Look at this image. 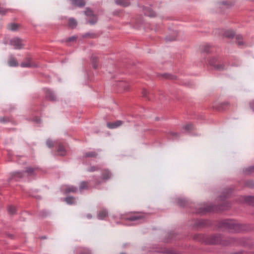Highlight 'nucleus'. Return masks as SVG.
<instances>
[{
	"label": "nucleus",
	"mask_w": 254,
	"mask_h": 254,
	"mask_svg": "<svg viewBox=\"0 0 254 254\" xmlns=\"http://www.w3.org/2000/svg\"><path fill=\"white\" fill-rule=\"evenodd\" d=\"M223 36L227 38H232L234 37L235 34L231 30H227L224 32Z\"/></svg>",
	"instance_id": "nucleus-24"
},
{
	"label": "nucleus",
	"mask_w": 254,
	"mask_h": 254,
	"mask_svg": "<svg viewBox=\"0 0 254 254\" xmlns=\"http://www.w3.org/2000/svg\"><path fill=\"white\" fill-rule=\"evenodd\" d=\"M231 191L232 190L230 189H229L228 190H226V191L225 192V193H226V194L224 196V197L227 198V197H228L229 195V194L230 193Z\"/></svg>",
	"instance_id": "nucleus-49"
},
{
	"label": "nucleus",
	"mask_w": 254,
	"mask_h": 254,
	"mask_svg": "<svg viewBox=\"0 0 254 254\" xmlns=\"http://www.w3.org/2000/svg\"><path fill=\"white\" fill-rule=\"evenodd\" d=\"M193 125L192 124H187L184 127V128L188 131H190L193 129Z\"/></svg>",
	"instance_id": "nucleus-38"
},
{
	"label": "nucleus",
	"mask_w": 254,
	"mask_h": 254,
	"mask_svg": "<svg viewBox=\"0 0 254 254\" xmlns=\"http://www.w3.org/2000/svg\"><path fill=\"white\" fill-rule=\"evenodd\" d=\"M67 25L69 28L74 29L77 25V21L73 18H69L68 20Z\"/></svg>",
	"instance_id": "nucleus-14"
},
{
	"label": "nucleus",
	"mask_w": 254,
	"mask_h": 254,
	"mask_svg": "<svg viewBox=\"0 0 254 254\" xmlns=\"http://www.w3.org/2000/svg\"><path fill=\"white\" fill-rule=\"evenodd\" d=\"M242 252H239L237 253H235L233 254H242Z\"/></svg>",
	"instance_id": "nucleus-56"
},
{
	"label": "nucleus",
	"mask_w": 254,
	"mask_h": 254,
	"mask_svg": "<svg viewBox=\"0 0 254 254\" xmlns=\"http://www.w3.org/2000/svg\"><path fill=\"white\" fill-rule=\"evenodd\" d=\"M162 76L166 79H172V80H175L176 79V76H175L173 75L167 74V73L163 74L162 75Z\"/></svg>",
	"instance_id": "nucleus-33"
},
{
	"label": "nucleus",
	"mask_w": 254,
	"mask_h": 254,
	"mask_svg": "<svg viewBox=\"0 0 254 254\" xmlns=\"http://www.w3.org/2000/svg\"><path fill=\"white\" fill-rule=\"evenodd\" d=\"M84 14L87 16H93L95 15L93 11L89 7H87L84 11Z\"/></svg>",
	"instance_id": "nucleus-30"
},
{
	"label": "nucleus",
	"mask_w": 254,
	"mask_h": 254,
	"mask_svg": "<svg viewBox=\"0 0 254 254\" xmlns=\"http://www.w3.org/2000/svg\"><path fill=\"white\" fill-rule=\"evenodd\" d=\"M245 172L246 174L249 175L253 172H254V166L250 167L248 168H246L245 170Z\"/></svg>",
	"instance_id": "nucleus-35"
},
{
	"label": "nucleus",
	"mask_w": 254,
	"mask_h": 254,
	"mask_svg": "<svg viewBox=\"0 0 254 254\" xmlns=\"http://www.w3.org/2000/svg\"><path fill=\"white\" fill-rule=\"evenodd\" d=\"M170 134L172 136H178V134L176 132H171Z\"/></svg>",
	"instance_id": "nucleus-53"
},
{
	"label": "nucleus",
	"mask_w": 254,
	"mask_h": 254,
	"mask_svg": "<svg viewBox=\"0 0 254 254\" xmlns=\"http://www.w3.org/2000/svg\"><path fill=\"white\" fill-rule=\"evenodd\" d=\"M221 6H226L227 8H229L231 7L234 5V3L231 1H223L220 3ZM221 8H222V6H221Z\"/></svg>",
	"instance_id": "nucleus-29"
},
{
	"label": "nucleus",
	"mask_w": 254,
	"mask_h": 254,
	"mask_svg": "<svg viewBox=\"0 0 254 254\" xmlns=\"http://www.w3.org/2000/svg\"><path fill=\"white\" fill-rule=\"evenodd\" d=\"M220 228L228 229L232 233H238L245 230V225L240 224L233 220H224L219 225Z\"/></svg>",
	"instance_id": "nucleus-2"
},
{
	"label": "nucleus",
	"mask_w": 254,
	"mask_h": 254,
	"mask_svg": "<svg viewBox=\"0 0 254 254\" xmlns=\"http://www.w3.org/2000/svg\"><path fill=\"white\" fill-rule=\"evenodd\" d=\"M0 122L2 123L11 122L14 123L13 119L11 116H4L0 118Z\"/></svg>",
	"instance_id": "nucleus-18"
},
{
	"label": "nucleus",
	"mask_w": 254,
	"mask_h": 254,
	"mask_svg": "<svg viewBox=\"0 0 254 254\" xmlns=\"http://www.w3.org/2000/svg\"><path fill=\"white\" fill-rule=\"evenodd\" d=\"M41 216L42 217L46 216L47 215V213L46 212H42V213L40 214Z\"/></svg>",
	"instance_id": "nucleus-55"
},
{
	"label": "nucleus",
	"mask_w": 254,
	"mask_h": 254,
	"mask_svg": "<svg viewBox=\"0 0 254 254\" xmlns=\"http://www.w3.org/2000/svg\"><path fill=\"white\" fill-rule=\"evenodd\" d=\"M209 64L211 66H213L214 69L217 70H221L225 68V65L223 64H214L212 60H209Z\"/></svg>",
	"instance_id": "nucleus-17"
},
{
	"label": "nucleus",
	"mask_w": 254,
	"mask_h": 254,
	"mask_svg": "<svg viewBox=\"0 0 254 254\" xmlns=\"http://www.w3.org/2000/svg\"><path fill=\"white\" fill-rule=\"evenodd\" d=\"M213 210V206L209 205L206 207L200 208L199 210L197 212V213H203L205 212H210Z\"/></svg>",
	"instance_id": "nucleus-21"
},
{
	"label": "nucleus",
	"mask_w": 254,
	"mask_h": 254,
	"mask_svg": "<svg viewBox=\"0 0 254 254\" xmlns=\"http://www.w3.org/2000/svg\"><path fill=\"white\" fill-rule=\"evenodd\" d=\"M8 63L9 65L11 66H16L18 65L17 61L13 58H12L9 60Z\"/></svg>",
	"instance_id": "nucleus-32"
},
{
	"label": "nucleus",
	"mask_w": 254,
	"mask_h": 254,
	"mask_svg": "<svg viewBox=\"0 0 254 254\" xmlns=\"http://www.w3.org/2000/svg\"><path fill=\"white\" fill-rule=\"evenodd\" d=\"M209 46L208 45H205L203 47V52L206 53H208L209 52Z\"/></svg>",
	"instance_id": "nucleus-45"
},
{
	"label": "nucleus",
	"mask_w": 254,
	"mask_h": 254,
	"mask_svg": "<svg viewBox=\"0 0 254 254\" xmlns=\"http://www.w3.org/2000/svg\"><path fill=\"white\" fill-rule=\"evenodd\" d=\"M209 60H212V63H213L214 64H216V62H217V60L215 58H212L211 59H210Z\"/></svg>",
	"instance_id": "nucleus-52"
},
{
	"label": "nucleus",
	"mask_w": 254,
	"mask_h": 254,
	"mask_svg": "<svg viewBox=\"0 0 254 254\" xmlns=\"http://www.w3.org/2000/svg\"><path fill=\"white\" fill-rule=\"evenodd\" d=\"M24 177V172H17L11 174V177L10 179L12 180L16 178H22Z\"/></svg>",
	"instance_id": "nucleus-19"
},
{
	"label": "nucleus",
	"mask_w": 254,
	"mask_h": 254,
	"mask_svg": "<svg viewBox=\"0 0 254 254\" xmlns=\"http://www.w3.org/2000/svg\"><path fill=\"white\" fill-rule=\"evenodd\" d=\"M145 218V215L142 213H136L134 215L127 217L126 219L129 221H135L139 219H142Z\"/></svg>",
	"instance_id": "nucleus-5"
},
{
	"label": "nucleus",
	"mask_w": 254,
	"mask_h": 254,
	"mask_svg": "<svg viewBox=\"0 0 254 254\" xmlns=\"http://www.w3.org/2000/svg\"><path fill=\"white\" fill-rule=\"evenodd\" d=\"M176 39L175 38H172V39H170L169 38H166V40L168 41H173V40H175Z\"/></svg>",
	"instance_id": "nucleus-54"
},
{
	"label": "nucleus",
	"mask_w": 254,
	"mask_h": 254,
	"mask_svg": "<svg viewBox=\"0 0 254 254\" xmlns=\"http://www.w3.org/2000/svg\"><path fill=\"white\" fill-rule=\"evenodd\" d=\"M153 93L147 91L146 89H143L142 91V96L145 98L148 101L151 100V96H152Z\"/></svg>",
	"instance_id": "nucleus-16"
},
{
	"label": "nucleus",
	"mask_w": 254,
	"mask_h": 254,
	"mask_svg": "<svg viewBox=\"0 0 254 254\" xmlns=\"http://www.w3.org/2000/svg\"><path fill=\"white\" fill-rule=\"evenodd\" d=\"M20 65L22 67H36L38 66L36 64L32 62V58L30 57H26L24 61L21 63Z\"/></svg>",
	"instance_id": "nucleus-4"
},
{
	"label": "nucleus",
	"mask_w": 254,
	"mask_h": 254,
	"mask_svg": "<svg viewBox=\"0 0 254 254\" xmlns=\"http://www.w3.org/2000/svg\"><path fill=\"white\" fill-rule=\"evenodd\" d=\"M144 14L150 17H155L156 13L151 8H145L144 10Z\"/></svg>",
	"instance_id": "nucleus-22"
},
{
	"label": "nucleus",
	"mask_w": 254,
	"mask_h": 254,
	"mask_svg": "<svg viewBox=\"0 0 254 254\" xmlns=\"http://www.w3.org/2000/svg\"><path fill=\"white\" fill-rule=\"evenodd\" d=\"M208 243L210 244L216 245L221 244L224 245L234 244L236 245H241L244 247H251V241L248 238H230L226 240L225 241L222 242L221 238L219 235H216L211 237L208 240Z\"/></svg>",
	"instance_id": "nucleus-1"
},
{
	"label": "nucleus",
	"mask_w": 254,
	"mask_h": 254,
	"mask_svg": "<svg viewBox=\"0 0 254 254\" xmlns=\"http://www.w3.org/2000/svg\"><path fill=\"white\" fill-rule=\"evenodd\" d=\"M77 38V37L76 36H71L70 37H69L66 40V42H72V41H75L76 40Z\"/></svg>",
	"instance_id": "nucleus-43"
},
{
	"label": "nucleus",
	"mask_w": 254,
	"mask_h": 254,
	"mask_svg": "<svg viewBox=\"0 0 254 254\" xmlns=\"http://www.w3.org/2000/svg\"><path fill=\"white\" fill-rule=\"evenodd\" d=\"M46 144L49 148H53L55 145V142L52 140L49 139L46 141Z\"/></svg>",
	"instance_id": "nucleus-37"
},
{
	"label": "nucleus",
	"mask_w": 254,
	"mask_h": 254,
	"mask_svg": "<svg viewBox=\"0 0 254 254\" xmlns=\"http://www.w3.org/2000/svg\"><path fill=\"white\" fill-rule=\"evenodd\" d=\"M123 124V121L120 120H118L115 121V122H109L107 124V126L109 128H115L118 127Z\"/></svg>",
	"instance_id": "nucleus-7"
},
{
	"label": "nucleus",
	"mask_w": 254,
	"mask_h": 254,
	"mask_svg": "<svg viewBox=\"0 0 254 254\" xmlns=\"http://www.w3.org/2000/svg\"><path fill=\"white\" fill-rule=\"evenodd\" d=\"M245 200L249 205H254V196H246L245 198Z\"/></svg>",
	"instance_id": "nucleus-27"
},
{
	"label": "nucleus",
	"mask_w": 254,
	"mask_h": 254,
	"mask_svg": "<svg viewBox=\"0 0 254 254\" xmlns=\"http://www.w3.org/2000/svg\"><path fill=\"white\" fill-rule=\"evenodd\" d=\"M115 2L116 4L123 7H127L130 4V2L127 0H116Z\"/></svg>",
	"instance_id": "nucleus-20"
},
{
	"label": "nucleus",
	"mask_w": 254,
	"mask_h": 254,
	"mask_svg": "<svg viewBox=\"0 0 254 254\" xmlns=\"http://www.w3.org/2000/svg\"><path fill=\"white\" fill-rule=\"evenodd\" d=\"M98 170V168L97 167L93 166V167H91L89 169V171H90V172H93V171H97Z\"/></svg>",
	"instance_id": "nucleus-48"
},
{
	"label": "nucleus",
	"mask_w": 254,
	"mask_h": 254,
	"mask_svg": "<svg viewBox=\"0 0 254 254\" xmlns=\"http://www.w3.org/2000/svg\"><path fill=\"white\" fill-rule=\"evenodd\" d=\"M46 98L47 99L50 101H55L56 97L54 94L49 89H47L46 91Z\"/></svg>",
	"instance_id": "nucleus-15"
},
{
	"label": "nucleus",
	"mask_w": 254,
	"mask_h": 254,
	"mask_svg": "<svg viewBox=\"0 0 254 254\" xmlns=\"http://www.w3.org/2000/svg\"><path fill=\"white\" fill-rule=\"evenodd\" d=\"M237 40V43L238 45H242L244 44L243 41V37L241 35H237L236 37Z\"/></svg>",
	"instance_id": "nucleus-34"
},
{
	"label": "nucleus",
	"mask_w": 254,
	"mask_h": 254,
	"mask_svg": "<svg viewBox=\"0 0 254 254\" xmlns=\"http://www.w3.org/2000/svg\"><path fill=\"white\" fill-rule=\"evenodd\" d=\"M10 44L13 46L16 49H21L23 48L22 40L16 37L10 41Z\"/></svg>",
	"instance_id": "nucleus-3"
},
{
	"label": "nucleus",
	"mask_w": 254,
	"mask_h": 254,
	"mask_svg": "<svg viewBox=\"0 0 254 254\" xmlns=\"http://www.w3.org/2000/svg\"><path fill=\"white\" fill-rule=\"evenodd\" d=\"M4 235H5V237L6 238H9L10 239H13L14 238V236L13 234H9V233H5L4 234Z\"/></svg>",
	"instance_id": "nucleus-44"
},
{
	"label": "nucleus",
	"mask_w": 254,
	"mask_h": 254,
	"mask_svg": "<svg viewBox=\"0 0 254 254\" xmlns=\"http://www.w3.org/2000/svg\"><path fill=\"white\" fill-rule=\"evenodd\" d=\"M107 215H108L107 212L105 210H103L99 212V213L98 214V217L101 219H103L105 218V217H106L107 216Z\"/></svg>",
	"instance_id": "nucleus-31"
},
{
	"label": "nucleus",
	"mask_w": 254,
	"mask_h": 254,
	"mask_svg": "<svg viewBox=\"0 0 254 254\" xmlns=\"http://www.w3.org/2000/svg\"><path fill=\"white\" fill-rule=\"evenodd\" d=\"M42 238H43V239H45V238H46V237H42Z\"/></svg>",
	"instance_id": "nucleus-58"
},
{
	"label": "nucleus",
	"mask_w": 254,
	"mask_h": 254,
	"mask_svg": "<svg viewBox=\"0 0 254 254\" xmlns=\"http://www.w3.org/2000/svg\"><path fill=\"white\" fill-rule=\"evenodd\" d=\"M79 254H91V253L87 250H84L80 252Z\"/></svg>",
	"instance_id": "nucleus-47"
},
{
	"label": "nucleus",
	"mask_w": 254,
	"mask_h": 254,
	"mask_svg": "<svg viewBox=\"0 0 254 254\" xmlns=\"http://www.w3.org/2000/svg\"><path fill=\"white\" fill-rule=\"evenodd\" d=\"M88 188V183L87 182H82L79 186V190L81 192L84 190H87Z\"/></svg>",
	"instance_id": "nucleus-28"
},
{
	"label": "nucleus",
	"mask_w": 254,
	"mask_h": 254,
	"mask_svg": "<svg viewBox=\"0 0 254 254\" xmlns=\"http://www.w3.org/2000/svg\"><path fill=\"white\" fill-rule=\"evenodd\" d=\"M91 17H92L91 19L89 20L88 22L90 24H95L97 22V16L95 15H94L93 16H91Z\"/></svg>",
	"instance_id": "nucleus-40"
},
{
	"label": "nucleus",
	"mask_w": 254,
	"mask_h": 254,
	"mask_svg": "<svg viewBox=\"0 0 254 254\" xmlns=\"http://www.w3.org/2000/svg\"><path fill=\"white\" fill-rule=\"evenodd\" d=\"M229 106V103L228 102H224L217 106H213V108L218 111H222L226 110Z\"/></svg>",
	"instance_id": "nucleus-8"
},
{
	"label": "nucleus",
	"mask_w": 254,
	"mask_h": 254,
	"mask_svg": "<svg viewBox=\"0 0 254 254\" xmlns=\"http://www.w3.org/2000/svg\"><path fill=\"white\" fill-rule=\"evenodd\" d=\"M7 209L8 212L10 214L13 215L15 213L16 208L14 206H9Z\"/></svg>",
	"instance_id": "nucleus-36"
},
{
	"label": "nucleus",
	"mask_w": 254,
	"mask_h": 254,
	"mask_svg": "<svg viewBox=\"0 0 254 254\" xmlns=\"http://www.w3.org/2000/svg\"><path fill=\"white\" fill-rule=\"evenodd\" d=\"M20 27V25L17 23H12L8 25V28L11 31H16Z\"/></svg>",
	"instance_id": "nucleus-23"
},
{
	"label": "nucleus",
	"mask_w": 254,
	"mask_h": 254,
	"mask_svg": "<svg viewBox=\"0 0 254 254\" xmlns=\"http://www.w3.org/2000/svg\"><path fill=\"white\" fill-rule=\"evenodd\" d=\"M91 62L94 69H97L98 67L99 58L95 55H92L91 57Z\"/></svg>",
	"instance_id": "nucleus-9"
},
{
	"label": "nucleus",
	"mask_w": 254,
	"mask_h": 254,
	"mask_svg": "<svg viewBox=\"0 0 254 254\" xmlns=\"http://www.w3.org/2000/svg\"><path fill=\"white\" fill-rule=\"evenodd\" d=\"M78 190V189L74 186H67L64 189L63 192L64 194H68L69 193H76Z\"/></svg>",
	"instance_id": "nucleus-12"
},
{
	"label": "nucleus",
	"mask_w": 254,
	"mask_h": 254,
	"mask_svg": "<svg viewBox=\"0 0 254 254\" xmlns=\"http://www.w3.org/2000/svg\"><path fill=\"white\" fill-rule=\"evenodd\" d=\"M100 183V182H96V184H97V185H99Z\"/></svg>",
	"instance_id": "nucleus-57"
},
{
	"label": "nucleus",
	"mask_w": 254,
	"mask_h": 254,
	"mask_svg": "<svg viewBox=\"0 0 254 254\" xmlns=\"http://www.w3.org/2000/svg\"><path fill=\"white\" fill-rule=\"evenodd\" d=\"M97 156V154L95 151L86 152L83 157L85 158H96Z\"/></svg>",
	"instance_id": "nucleus-25"
},
{
	"label": "nucleus",
	"mask_w": 254,
	"mask_h": 254,
	"mask_svg": "<svg viewBox=\"0 0 254 254\" xmlns=\"http://www.w3.org/2000/svg\"><path fill=\"white\" fill-rule=\"evenodd\" d=\"M250 106L252 109L254 111V101L250 103Z\"/></svg>",
	"instance_id": "nucleus-51"
},
{
	"label": "nucleus",
	"mask_w": 254,
	"mask_h": 254,
	"mask_svg": "<svg viewBox=\"0 0 254 254\" xmlns=\"http://www.w3.org/2000/svg\"><path fill=\"white\" fill-rule=\"evenodd\" d=\"M177 203L178 205L180 206H184L185 205L186 203V201L182 199H178L177 200Z\"/></svg>",
	"instance_id": "nucleus-41"
},
{
	"label": "nucleus",
	"mask_w": 254,
	"mask_h": 254,
	"mask_svg": "<svg viewBox=\"0 0 254 254\" xmlns=\"http://www.w3.org/2000/svg\"><path fill=\"white\" fill-rule=\"evenodd\" d=\"M84 37H90V38H95V35L94 34H89V33H87V34H85L84 36H83Z\"/></svg>",
	"instance_id": "nucleus-46"
},
{
	"label": "nucleus",
	"mask_w": 254,
	"mask_h": 254,
	"mask_svg": "<svg viewBox=\"0 0 254 254\" xmlns=\"http://www.w3.org/2000/svg\"><path fill=\"white\" fill-rule=\"evenodd\" d=\"M57 152L59 156H64L66 155V151L63 144L61 143H59Z\"/></svg>",
	"instance_id": "nucleus-11"
},
{
	"label": "nucleus",
	"mask_w": 254,
	"mask_h": 254,
	"mask_svg": "<svg viewBox=\"0 0 254 254\" xmlns=\"http://www.w3.org/2000/svg\"><path fill=\"white\" fill-rule=\"evenodd\" d=\"M246 186L250 188L254 187V182L252 181L249 180L246 183Z\"/></svg>",
	"instance_id": "nucleus-42"
},
{
	"label": "nucleus",
	"mask_w": 254,
	"mask_h": 254,
	"mask_svg": "<svg viewBox=\"0 0 254 254\" xmlns=\"http://www.w3.org/2000/svg\"><path fill=\"white\" fill-rule=\"evenodd\" d=\"M33 121L34 122H35L37 124L40 123L41 121L40 119L38 117H35V118L33 119Z\"/></svg>",
	"instance_id": "nucleus-50"
},
{
	"label": "nucleus",
	"mask_w": 254,
	"mask_h": 254,
	"mask_svg": "<svg viewBox=\"0 0 254 254\" xmlns=\"http://www.w3.org/2000/svg\"><path fill=\"white\" fill-rule=\"evenodd\" d=\"M71 4L75 6L78 7H83L86 4V1L85 0H70Z\"/></svg>",
	"instance_id": "nucleus-6"
},
{
	"label": "nucleus",
	"mask_w": 254,
	"mask_h": 254,
	"mask_svg": "<svg viewBox=\"0 0 254 254\" xmlns=\"http://www.w3.org/2000/svg\"><path fill=\"white\" fill-rule=\"evenodd\" d=\"M226 208H222V210H224V209H225Z\"/></svg>",
	"instance_id": "nucleus-59"
},
{
	"label": "nucleus",
	"mask_w": 254,
	"mask_h": 254,
	"mask_svg": "<svg viewBox=\"0 0 254 254\" xmlns=\"http://www.w3.org/2000/svg\"><path fill=\"white\" fill-rule=\"evenodd\" d=\"M64 201L68 204H73L74 203L75 198L73 196H69L64 198Z\"/></svg>",
	"instance_id": "nucleus-26"
},
{
	"label": "nucleus",
	"mask_w": 254,
	"mask_h": 254,
	"mask_svg": "<svg viewBox=\"0 0 254 254\" xmlns=\"http://www.w3.org/2000/svg\"><path fill=\"white\" fill-rule=\"evenodd\" d=\"M111 176L112 174L111 172L109 170L106 169L103 171L101 178L102 180L106 181L110 179Z\"/></svg>",
	"instance_id": "nucleus-13"
},
{
	"label": "nucleus",
	"mask_w": 254,
	"mask_h": 254,
	"mask_svg": "<svg viewBox=\"0 0 254 254\" xmlns=\"http://www.w3.org/2000/svg\"><path fill=\"white\" fill-rule=\"evenodd\" d=\"M120 86L123 88L125 90H127L129 88V85L127 83L125 82H121Z\"/></svg>",
	"instance_id": "nucleus-39"
},
{
	"label": "nucleus",
	"mask_w": 254,
	"mask_h": 254,
	"mask_svg": "<svg viewBox=\"0 0 254 254\" xmlns=\"http://www.w3.org/2000/svg\"><path fill=\"white\" fill-rule=\"evenodd\" d=\"M38 170V168L36 167H27L25 168V172L27 174L28 176H34L36 175V171Z\"/></svg>",
	"instance_id": "nucleus-10"
}]
</instances>
